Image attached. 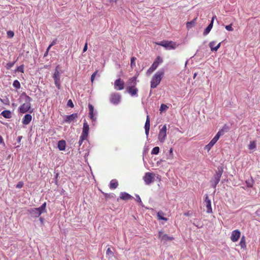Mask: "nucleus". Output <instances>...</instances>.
<instances>
[{
    "mask_svg": "<svg viewBox=\"0 0 260 260\" xmlns=\"http://www.w3.org/2000/svg\"><path fill=\"white\" fill-rule=\"evenodd\" d=\"M24 100L25 102L19 108V111L21 113H25L28 112L31 108V98L25 94L24 95Z\"/></svg>",
    "mask_w": 260,
    "mask_h": 260,
    "instance_id": "obj_1",
    "label": "nucleus"
},
{
    "mask_svg": "<svg viewBox=\"0 0 260 260\" xmlns=\"http://www.w3.org/2000/svg\"><path fill=\"white\" fill-rule=\"evenodd\" d=\"M164 75L163 71H158L153 75L151 81L150 86L151 88H155L160 83Z\"/></svg>",
    "mask_w": 260,
    "mask_h": 260,
    "instance_id": "obj_2",
    "label": "nucleus"
},
{
    "mask_svg": "<svg viewBox=\"0 0 260 260\" xmlns=\"http://www.w3.org/2000/svg\"><path fill=\"white\" fill-rule=\"evenodd\" d=\"M156 44L158 45L163 46L167 49H174L177 46L176 42L171 41L163 40L159 43H156Z\"/></svg>",
    "mask_w": 260,
    "mask_h": 260,
    "instance_id": "obj_3",
    "label": "nucleus"
},
{
    "mask_svg": "<svg viewBox=\"0 0 260 260\" xmlns=\"http://www.w3.org/2000/svg\"><path fill=\"white\" fill-rule=\"evenodd\" d=\"M163 60L162 58L160 56H157L151 66L147 70L146 74L147 75H149L150 74H151L154 70L156 69L158 65L162 62Z\"/></svg>",
    "mask_w": 260,
    "mask_h": 260,
    "instance_id": "obj_4",
    "label": "nucleus"
},
{
    "mask_svg": "<svg viewBox=\"0 0 260 260\" xmlns=\"http://www.w3.org/2000/svg\"><path fill=\"white\" fill-rule=\"evenodd\" d=\"M59 66H57L55 70L53 76V79L54 80V83L58 89H60L61 85L60 82V75L61 73L59 71Z\"/></svg>",
    "mask_w": 260,
    "mask_h": 260,
    "instance_id": "obj_5",
    "label": "nucleus"
},
{
    "mask_svg": "<svg viewBox=\"0 0 260 260\" xmlns=\"http://www.w3.org/2000/svg\"><path fill=\"white\" fill-rule=\"evenodd\" d=\"M167 125L165 124L159 130L158 135V139L161 143H164L167 137Z\"/></svg>",
    "mask_w": 260,
    "mask_h": 260,
    "instance_id": "obj_6",
    "label": "nucleus"
},
{
    "mask_svg": "<svg viewBox=\"0 0 260 260\" xmlns=\"http://www.w3.org/2000/svg\"><path fill=\"white\" fill-rule=\"evenodd\" d=\"M154 174L150 172H147L145 174L143 177V180L147 185L150 184L154 181Z\"/></svg>",
    "mask_w": 260,
    "mask_h": 260,
    "instance_id": "obj_7",
    "label": "nucleus"
},
{
    "mask_svg": "<svg viewBox=\"0 0 260 260\" xmlns=\"http://www.w3.org/2000/svg\"><path fill=\"white\" fill-rule=\"evenodd\" d=\"M204 204L207 208V213L208 214L212 213L213 211L211 207V203L207 194H206L205 195V200L204 201Z\"/></svg>",
    "mask_w": 260,
    "mask_h": 260,
    "instance_id": "obj_8",
    "label": "nucleus"
},
{
    "mask_svg": "<svg viewBox=\"0 0 260 260\" xmlns=\"http://www.w3.org/2000/svg\"><path fill=\"white\" fill-rule=\"evenodd\" d=\"M222 174V171H221L217 172L216 173V174L214 176L213 179L211 181L212 186H213V188H216L217 185L220 181Z\"/></svg>",
    "mask_w": 260,
    "mask_h": 260,
    "instance_id": "obj_9",
    "label": "nucleus"
},
{
    "mask_svg": "<svg viewBox=\"0 0 260 260\" xmlns=\"http://www.w3.org/2000/svg\"><path fill=\"white\" fill-rule=\"evenodd\" d=\"M114 87L117 90H121L124 88V82L120 78L116 79L114 82Z\"/></svg>",
    "mask_w": 260,
    "mask_h": 260,
    "instance_id": "obj_10",
    "label": "nucleus"
},
{
    "mask_svg": "<svg viewBox=\"0 0 260 260\" xmlns=\"http://www.w3.org/2000/svg\"><path fill=\"white\" fill-rule=\"evenodd\" d=\"M121 99L120 95L118 93H113L111 94L110 101L114 105L119 103Z\"/></svg>",
    "mask_w": 260,
    "mask_h": 260,
    "instance_id": "obj_11",
    "label": "nucleus"
},
{
    "mask_svg": "<svg viewBox=\"0 0 260 260\" xmlns=\"http://www.w3.org/2000/svg\"><path fill=\"white\" fill-rule=\"evenodd\" d=\"M126 91L132 96H138V89L136 86H126Z\"/></svg>",
    "mask_w": 260,
    "mask_h": 260,
    "instance_id": "obj_12",
    "label": "nucleus"
},
{
    "mask_svg": "<svg viewBox=\"0 0 260 260\" xmlns=\"http://www.w3.org/2000/svg\"><path fill=\"white\" fill-rule=\"evenodd\" d=\"M241 235V233L238 230H235L232 231L231 233V240L233 242L238 241Z\"/></svg>",
    "mask_w": 260,
    "mask_h": 260,
    "instance_id": "obj_13",
    "label": "nucleus"
},
{
    "mask_svg": "<svg viewBox=\"0 0 260 260\" xmlns=\"http://www.w3.org/2000/svg\"><path fill=\"white\" fill-rule=\"evenodd\" d=\"M158 238L165 242L174 240L173 237L169 236L167 234H164L162 231H159Z\"/></svg>",
    "mask_w": 260,
    "mask_h": 260,
    "instance_id": "obj_14",
    "label": "nucleus"
},
{
    "mask_svg": "<svg viewBox=\"0 0 260 260\" xmlns=\"http://www.w3.org/2000/svg\"><path fill=\"white\" fill-rule=\"evenodd\" d=\"M31 216L34 217H38L42 213L38 208H31L28 210Z\"/></svg>",
    "mask_w": 260,
    "mask_h": 260,
    "instance_id": "obj_15",
    "label": "nucleus"
},
{
    "mask_svg": "<svg viewBox=\"0 0 260 260\" xmlns=\"http://www.w3.org/2000/svg\"><path fill=\"white\" fill-rule=\"evenodd\" d=\"M223 135V131L222 129H221L218 132L217 134L214 136V137L211 140V141L209 142V143L213 146L217 142L221 136Z\"/></svg>",
    "mask_w": 260,
    "mask_h": 260,
    "instance_id": "obj_16",
    "label": "nucleus"
},
{
    "mask_svg": "<svg viewBox=\"0 0 260 260\" xmlns=\"http://www.w3.org/2000/svg\"><path fill=\"white\" fill-rule=\"evenodd\" d=\"M137 76L129 78L126 81V86H136L137 84Z\"/></svg>",
    "mask_w": 260,
    "mask_h": 260,
    "instance_id": "obj_17",
    "label": "nucleus"
},
{
    "mask_svg": "<svg viewBox=\"0 0 260 260\" xmlns=\"http://www.w3.org/2000/svg\"><path fill=\"white\" fill-rule=\"evenodd\" d=\"M89 130V125L88 124L87 122L85 120H84V123H83V130L81 135L83 136V137H86L87 138L88 135V132Z\"/></svg>",
    "mask_w": 260,
    "mask_h": 260,
    "instance_id": "obj_18",
    "label": "nucleus"
},
{
    "mask_svg": "<svg viewBox=\"0 0 260 260\" xmlns=\"http://www.w3.org/2000/svg\"><path fill=\"white\" fill-rule=\"evenodd\" d=\"M78 117L77 113H73L70 115H67L64 119V122L67 123H70L74 121Z\"/></svg>",
    "mask_w": 260,
    "mask_h": 260,
    "instance_id": "obj_19",
    "label": "nucleus"
},
{
    "mask_svg": "<svg viewBox=\"0 0 260 260\" xmlns=\"http://www.w3.org/2000/svg\"><path fill=\"white\" fill-rule=\"evenodd\" d=\"M88 108H89V115L90 118L92 121H95L96 120V118L94 116V114L93 112V111H94L93 106L91 104H88Z\"/></svg>",
    "mask_w": 260,
    "mask_h": 260,
    "instance_id": "obj_20",
    "label": "nucleus"
},
{
    "mask_svg": "<svg viewBox=\"0 0 260 260\" xmlns=\"http://www.w3.org/2000/svg\"><path fill=\"white\" fill-rule=\"evenodd\" d=\"M215 18H216L215 16L213 17L210 23L208 25V26L205 29V30H204V31L203 32V35L204 36H206L207 35H208L209 33V32L210 31V30H211V29H212V28L213 27L214 19Z\"/></svg>",
    "mask_w": 260,
    "mask_h": 260,
    "instance_id": "obj_21",
    "label": "nucleus"
},
{
    "mask_svg": "<svg viewBox=\"0 0 260 260\" xmlns=\"http://www.w3.org/2000/svg\"><path fill=\"white\" fill-rule=\"evenodd\" d=\"M119 198L123 200H129L133 198L132 196L125 192H121L120 194Z\"/></svg>",
    "mask_w": 260,
    "mask_h": 260,
    "instance_id": "obj_22",
    "label": "nucleus"
},
{
    "mask_svg": "<svg viewBox=\"0 0 260 260\" xmlns=\"http://www.w3.org/2000/svg\"><path fill=\"white\" fill-rule=\"evenodd\" d=\"M32 119V116L30 114H26L22 119V123L24 125L28 124Z\"/></svg>",
    "mask_w": 260,
    "mask_h": 260,
    "instance_id": "obj_23",
    "label": "nucleus"
},
{
    "mask_svg": "<svg viewBox=\"0 0 260 260\" xmlns=\"http://www.w3.org/2000/svg\"><path fill=\"white\" fill-rule=\"evenodd\" d=\"M215 44L216 42L215 41H212L209 43V46L210 47L211 51H216L220 47L221 43H218L216 46H215Z\"/></svg>",
    "mask_w": 260,
    "mask_h": 260,
    "instance_id": "obj_24",
    "label": "nucleus"
},
{
    "mask_svg": "<svg viewBox=\"0 0 260 260\" xmlns=\"http://www.w3.org/2000/svg\"><path fill=\"white\" fill-rule=\"evenodd\" d=\"M150 118L149 115L147 116L145 124V133L146 135L149 134V132L150 129Z\"/></svg>",
    "mask_w": 260,
    "mask_h": 260,
    "instance_id": "obj_25",
    "label": "nucleus"
},
{
    "mask_svg": "<svg viewBox=\"0 0 260 260\" xmlns=\"http://www.w3.org/2000/svg\"><path fill=\"white\" fill-rule=\"evenodd\" d=\"M57 147L60 150H64L66 147V141L64 140L59 141L57 144Z\"/></svg>",
    "mask_w": 260,
    "mask_h": 260,
    "instance_id": "obj_26",
    "label": "nucleus"
},
{
    "mask_svg": "<svg viewBox=\"0 0 260 260\" xmlns=\"http://www.w3.org/2000/svg\"><path fill=\"white\" fill-rule=\"evenodd\" d=\"M118 185V182L115 179H113L110 181L109 187L111 189H115Z\"/></svg>",
    "mask_w": 260,
    "mask_h": 260,
    "instance_id": "obj_27",
    "label": "nucleus"
},
{
    "mask_svg": "<svg viewBox=\"0 0 260 260\" xmlns=\"http://www.w3.org/2000/svg\"><path fill=\"white\" fill-rule=\"evenodd\" d=\"M1 115L6 118H10L12 116L11 113L9 110L3 111L1 113Z\"/></svg>",
    "mask_w": 260,
    "mask_h": 260,
    "instance_id": "obj_28",
    "label": "nucleus"
},
{
    "mask_svg": "<svg viewBox=\"0 0 260 260\" xmlns=\"http://www.w3.org/2000/svg\"><path fill=\"white\" fill-rule=\"evenodd\" d=\"M239 245L240 246L241 248L243 249H245L246 247L245 237L244 236H243L241 239V240L239 243Z\"/></svg>",
    "mask_w": 260,
    "mask_h": 260,
    "instance_id": "obj_29",
    "label": "nucleus"
},
{
    "mask_svg": "<svg viewBox=\"0 0 260 260\" xmlns=\"http://www.w3.org/2000/svg\"><path fill=\"white\" fill-rule=\"evenodd\" d=\"M164 215V213L162 211H160L157 212V216L159 220H163L165 221L168 220V218L166 217H163V215Z\"/></svg>",
    "mask_w": 260,
    "mask_h": 260,
    "instance_id": "obj_30",
    "label": "nucleus"
},
{
    "mask_svg": "<svg viewBox=\"0 0 260 260\" xmlns=\"http://www.w3.org/2000/svg\"><path fill=\"white\" fill-rule=\"evenodd\" d=\"M197 19V17H196V18H194V19H193L192 21H191L190 22H187L186 23V27L188 29H189L192 26H194L196 24V21Z\"/></svg>",
    "mask_w": 260,
    "mask_h": 260,
    "instance_id": "obj_31",
    "label": "nucleus"
},
{
    "mask_svg": "<svg viewBox=\"0 0 260 260\" xmlns=\"http://www.w3.org/2000/svg\"><path fill=\"white\" fill-rule=\"evenodd\" d=\"M256 142L255 141H250L248 146L249 150H254L256 148Z\"/></svg>",
    "mask_w": 260,
    "mask_h": 260,
    "instance_id": "obj_32",
    "label": "nucleus"
},
{
    "mask_svg": "<svg viewBox=\"0 0 260 260\" xmlns=\"http://www.w3.org/2000/svg\"><path fill=\"white\" fill-rule=\"evenodd\" d=\"M46 203H44L41 207H39L38 208L40 209L41 211H42V213H46L47 212L46 210Z\"/></svg>",
    "mask_w": 260,
    "mask_h": 260,
    "instance_id": "obj_33",
    "label": "nucleus"
},
{
    "mask_svg": "<svg viewBox=\"0 0 260 260\" xmlns=\"http://www.w3.org/2000/svg\"><path fill=\"white\" fill-rule=\"evenodd\" d=\"M13 86L16 89H19L21 87L20 83L17 80H14L13 83Z\"/></svg>",
    "mask_w": 260,
    "mask_h": 260,
    "instance_id": "obj_34",
    "label": "nucleus"
},
{
    "mask_svg": "<svg viewBox=\"0 0 260 260\" xmlns=\"http://www.w3.org/2000/svg\"><path fill=\"white\" fill-rule=\"evenodd\" d=\"M169 108V107L167 106L166 105L164 104H162L160 105L159 111L160 113L166 111Z\"/></svg>",
    "mask_w": 260,
    "mask_h": 260,
    "instance_id": "obj_35",
    "label": "nucleus"
},
{
    "mask_svg": "<svg viewBox=\"0 0 260 260\" xmlns=\"http://www.w3.org/2000/svg\"><path fill=\"white\" fill-rule=\"evenodd\" d=\"M136 60V58L135 57H132L131 59V67L132 69H133L134 67L136 66L135 61Z\"/></svg>",
    "mask_w": 260,
    "mask_h": 260,
    "instance_id": "obj_36",
    "label": "nucleus"
},
{
    "mask_svg": "<svg viewBox=\"0 0 260 260\" xmlns=\"http://www.w3.org/2000/svg\"><path fill=\"white\" fill-rule=\"evenodd\" d=\"M159 152V148L157 146L153 148L151 153L153 154H157Z\"/></svg>",
    "mask_w": 260,
    "mask_h": 260,
    "instance_id": "obj_37",
    "label": "nucleus"
},
{
    "mask_svg": "<svg viewBox=\"0 0 260 260\" xmlns=\"http://www.w3.org/2000/svg\"><path fill=\"white\" fill-rule=\"evenodd\" d=\"M15 63V61L14 62H10L7 63L6 66V68L7 70H10L12 67H13Z\"/></svg>",
    "mask_w": 260,
    "mask_h": 260,
    "instance_id": "obj_38",
    "label": "nucleus"
},
{
    "mask_svg": "<svg viewBox=\"0 0 260 260\" xmlns=\"http://www.w3.org/2000/svg\"><path fill=\"white\" fill-rule=\"evenodd\" d=\"M86 139H87V137H84V136L83 137V136L81 135V136L80 137L79 141L78 142L79 146H80L82 145L83 141L84 140H86Z\"/></svg>",
    "mask_w": 260,
    "mask_h": 260,
    "instance_id": "obj_39",
    "label": "nucleus"
},
{
    "mask_svg": "<svg viewBox=\"0 0 260 260\" xmlns=\"http://www.w3.org/2000/svg\"><path fill=\"white\" fill-rule=\"evenodd\" d=\"M16 71L20 72L21 73H24V65L22 64L18 67Z\"/></svg>",
    "mask_w": 260,
    "mask_h": 260,
    "instance_id": "obj_40",
    "label": "nucleus"
},
{
    "mask_svg": "<svg viewBox=\"0 0 260 260\" xmlns=\"http://www.w3.org/2000/svg\"><path fill=\"white\" fill-rule=\"evenodd\" d=\"M98 71L96 70V71H95L91 75V81L92 83L93 82L94 80V79H95V76L97 75L98 74Z\"/></svg>",
    "mask_w": 260,
    "mask_h": 260,
    "instance_id": "obj_41",
    "label": "nucleus"
},
{
    "mask_svg": "<svg viewBox=\"0 0 260 260\" xmlns=\"http://www.w3.org/2000/svg\"><path fill=\"white\" fill-rule=\"evenodd\" d=\"M7 36L9 38H13L14 36V33L13 31H11V30H9L7 31Z\"/></svg>",
    "mask_w": 260,
    "mask_h": 260,
    "instance_id": "obj_42",
    "label": "nucleus"
},
{
    "mask_svg": "<svg viewBox=\"0 0 260 260\" xmlns=\"http://www.w3.org/2000/svg\"><path fill=\"white\" fill-rule=\"evenodd\" d=\"M23 182L22 181H19L16 185V187L17 188H21L23 186Z\"/></svg>",
    "mask_w": 260,
    "mask_h": 260,
    "instance_id": "obj_43",
    "label": "nucleus"
},
{
    "mask_svg": "<svg viewBox=\"0 0 260 260\" xmlns=\"http://www.w3.org/2000/svg\"><path fill=\"white\" fill-rule=\"evenodd\" d=\"M225 28L228 31H233L234 30L233 28L232 27V24H230V25H226L225 26Z\"/></svg>",
    "mask_w": 260,
    "mask_h": 260,
    "instance_id": "obj_44",
    "label": "nucleus"
},
{
    "mask_svg": "<svg viewBox=\"0 0 260 260\" xmlns=\"http://www.w3.org/2000/svg\"><path fill=\"white\" fill-rule=\"evenodd\" d=\"M213 146L209 143V144L205 146V149L209 151Z\"/></svg>",
    "mask_w": 260,
    "mask_h": 260,
    "instance_id": "obj_45",
    "label": "nucleus"
},
{
    "mask_svg": "<svg viewBox=\"0 0 260 260\" xmlns=\"http://www.w3.org/2000/svg\"><path fill=\"white\" fill-rule=\"evenodd\" d=\"M169 154L170 155H171V157H170L171 159H173L174 158V154H173V149L172 148H171L169 150Z\"/></svg>",
    "mask_w": 260,
    "mask_h": 260,
    "instance_id": "obj_46",
    "label": "nucleus"
},
{
    "mask_svg": "<svg viewBox=\"0 0 260 260\" xmlns=\"http://www.w3.org/2000/svg\"><path fill=\"white\" fill-rule=\"evenodd\" d=\"M67 105L72 108H73L74 107V104L71 100H70L68 101Z\"/></svg>",
    "mask_w": 260,
    "mask_h": 260,
    "instance_id": "obj_47",
    "label": "nucleus"
},
{
    "mask_svg": "<svg viewBox=\"0 0 260 260\" xmlns=\"http://www.w3.org/2000/svg\"><path fill=\"white\" fill-rule=\"evenodd\" d=\"M57 42V39H54L51 43L50 44V47H52L53 45H54Z\"/></svg>",
    "mask_w": 260,
    "mask_h": 260,
    "instance_id": "obj_48",
    "label": "nucleus"
},
{
    "mask_svg": "<svg viewBox=\"0 0 260 260\" xmlns=\"http://www.w3.org/2000/svg\"><path fill=\"white\" fill-rule=\"evenodd\" d=\"M106 253L107 254H113V252L112 251H111V250L110 249V248H108L106 251Z\"/></svg>",
    "mask_w": 260,
    "mask_h": 260,
    "instance_id": "obj_49",
    "label": "nucleus"
},
{
    "mask_svg": "<svg viewBox=\"0 0 260 260\" xmlns=\"http://www.w3.org/2000/svg\"><path fill=\"white\" fill-rule=\"evenodd\" d=\"M87 43H86L84 45V47L83 48V52H86L87 51Z\"/></svg>",
    "mask_w": 260,
    "mask_h": 260,
    "instance_id": "obj_50",
    "label": "nucleus"
},
{
    "mask_svg": "<svg viewBox=\"0 0 260 260\" xmlns=\"http://www.w3.org/2000/svg\"><path fill=\"white\" fill-rule=\"evenodd\" d=\"M0 144H4L3 139L1 135H0Z\"/></svg>",
    "mask_w": 260,
    "mask_h": 260,
    "instance_id": "obj_51",
    "label": "nucleus"
},
{
    "mask_svg": "<svg viewBox=\"0 0 260 260\" xmlns=\"http://www.w3.org/2000/svg\"><path fill=\"white\" fill-rule=\"evenodd\" d=\"M138 201L139 203H142L141 199V198H140V197H139V196H138Z\"/></svg>",
    "mask_w": 260,
    "mask_h": 260,
    "instance_id": "obj_52",
    "label": "nucleus"
},
{
    "mask_svg": "<svg viewBox=\"0 0 260 260\" xmlns=\"http://www.w3.org/2000/svg\"><path fill=\"white\" fill-rule=\"evenodd\" d=\"M48 52H49V51L46 50V52L44 54V57H46L47 56Z\"/></svg>",
    "mask_w": 260,
    "mask_h": 260,
    "instance_id": "obj_53",
    "label": "nucleus"
},
{
    "mask_svg": "<svg viewBox=\"0 0 260 260\" xmlns=\"http://www.w3.org/2000/svg\"><path fill=\"white\" fill-rule=\"evenodd\" d=\"M21 138H22L21 136V137H19L18 138V141H19V142L20 141Z\"/></svg>",
    "mask_w": 260,
    "mask_h": 260,
    "instance_id": "obj_54",
    "label": "nucleus"
},
{
    "mask_svg": "<svg viewBox=\"0 0 260 260\" xmlns=\"http://www.w3.org/2000/svg\"><path fill=\"white\" fill-rule=\"evenodd\" d=\"M51 48V47H50V45H49V46H48V47L47 48V50H46L49 51Z\"/></svg>",
    "mask_w": 260,
    "mask_h": 260,
    "instance_id": "obj_55",
    "label": "nucleus"
},
{
    "mask_svg": "<svg viewBox=\"0 0 260 260\" xmlns=\"http://www.w3.org/2000/svg\"><path fill=\"white\" fill-rule=\"evenodd\" d=\"M197 75V73H195L194 74V75H193V78H194V79L196 78V77Z\"/></svg>",
    "mask_w": 260,
    "mask_h": 260,
    "instance_id": "obj_56",
    "label": "nucleus"
},
{
    "mask_svg": "<svg viewBox=\"0 0 260 260\" xmlns=\"http://www.w3.org/2000/svg\"><path fill=\"white\" fill-rule=\"evenodd\" d=\"M40 221H41V222H43V218L41 217V218H40Z\"/></svg>",
    "mask_w": 260,
    "mask_h": 260,
    "instance_id": "obj_57",
    "label": "nucleus"
},
{
    "mask_svg": "<svg viewBox=\"0 0 260 260\" xmlns=\"http://www.w3.org/2000/svg\"><path fill=\"white\" fill-rule=\"evenodd\" d=\"M171 157V155H170H170H169V157H168V159H170V157Z\"/></svg>",
    "mask_w": 260,
    "mask_h": 260,
    "instance_id": "obj_58",
    "label": "nucleus"
},
{
    "mask_svg": "<svg viewBox=\"0 0 260 260\" xmlns=\"http://www.w3.org/2000/svg\"><path fill=\"white\" fill-rule=\"evenodd\" d=\"M115 2L116 3L118 0H114Z\"/></svg>",
    "mask_w": 260,
    "mask_h": 260,
    "instance_id": "obj_59",
    "label": "nucleus"
}]
</instances>
